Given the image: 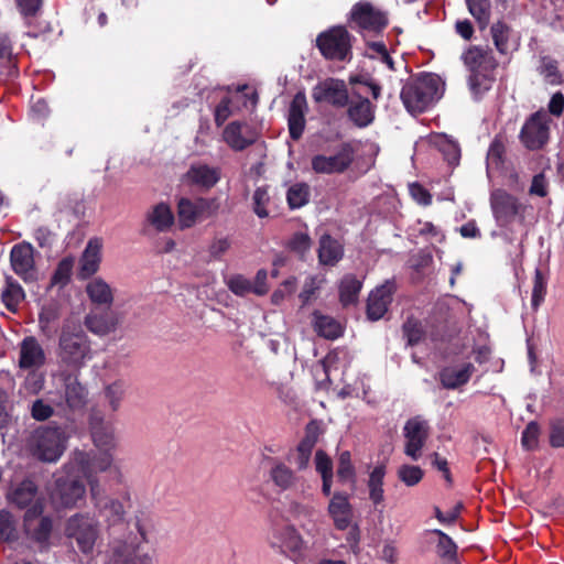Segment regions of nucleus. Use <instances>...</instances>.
I'll use <instances>...</instances> for the list:
<instances>
[{
    "mask_svg": "<svg viewBox=\"0 0 564 564\" xmlns=\"http://www.w3.org/2000/svg\"><path fill=\"white\" fill-rule=\"evenodd\" d=\"M469 72V89L476 98H481L496 82L499 62L488 45H469L460 56Z\"/></svg>",
    "mask_w": 564,
    "mask_h": 564,
    "instance_id": "obj_1",
    "label": "nucleus"
},
{
    "mask_svg": "<svg viewBox=\"0 0 564 564\" xmlns=\"http://www.w3.org/2000/svg\"><path fill=\"white\" fill-rule=\"evenodd\" d=\"M56 356L61 366L78 371L86 361L91 359V341L79 323L66 321L63 323Z\"/></svg>",
    "mask_w": 564,
    "mask_h": 564,
    "instance_id": "obj_2",
    "label": "nucleus"
},
{
    "mask_svg": "<svg viewBox=\"0 0 564 564\" xmlns=\"http://www.w3.org/2000/svg\"><path fill=\"white\" fill-rule=\"evenodd\" d=\"M441 77L432 73H422L408 80L400 98L410 113H422L442 96Z\"/></svg>",
    "mask_w": 564,
    "mask_h": 564,
    "instance_id": "obj_3",
    "label": "nucleus"
},
{
    "mask_svg": "<svg viewBox=\"0 0 564 564\" xmlns=\"http://www.w3.org/2000/svg\"><path fill=\"white\" fill-rule=\"evenodd\" d=\"M84 477L68 464L64 466V473L56 476L51 490V500L56 508H75L83 502L86 496Z\"/></svg>",
    "mask_w": 564,
    "mask_h": 564,
    "instance_id": "obj_4",
    "label": "nucleus"
},
{
    "mask_svg": "<svg viewBox=\"0 0 564 564\" xmlns=\"http://www.w3.org/2000/svg\"><path fill=\"white\" fill-rule=\"evenodd\" d=\"M354 40L346 26L334 25L316 36L315 46L327 61L350 62Z\"/></svg>",
    "mask_w": 564,
    "mask_h": 564,
    "instance_id": "obj_5",
    "label": "nucleus"
},
{
    "mask_svg": "<svg viewBox=\"0 0 564 564\" xmlns=\"http://www.w3.org/2000/svg\"><path fill=\"white\" fill-rule=\"evenodd\" d=\"M67 435L61 426H42L34 431L30 446L32 453L42 462L54 463L66 449Z\"/></svg>",
    "mask_w": 564,
    "mask_h": 564,
    "instance_id": "obj_6",
    "label": "nucleus"
},
{
    "mask_svg": "<svg viewBox=\"0 0 564 564\" xmlns=\"http://www.w3.org/2000/svg\"><path fill=\"white\" fill-rule=\"evenodd\" d=\"M111 464L112 455L110 453L96 454L94 452L75 451L68 463V468L76 469L87 480L91 496L95 497L99 488L96 475L109 469Z\"/></svg>",
    "mask_w": 564,
    "mask_h": 564,
    "instance_id": "obj_7",
    "label": "nucleus"
},
{
    "mask_svg": "<svg viewBox=\"0 0 564 564\" xmlns=\"http://www.w3.org/2000/svg\"><path fill=\"white\" fill-rule=\"evenodd\" d=\"M551 118L544 109L531 113L524 121L519 140L530 151L542 150L550 140Z\"/></svg>",
    "mask_w": 564,
    "mask_h": 564,
    "instance_id": "obj_8",
    "label": "nucleus"
},
{
    "mask_svg": "<svg viewBox=\"0 0 564 564\" xmlns=\"http://www.w3.org/2000/svg\"><path fill=\"white\" fill-rule=\"evenodd\" d=\"M349 21L360 32L379 35L389 24L388 13L368 1L355 3L349 13Z\"/></svg>",
    "mask_w": 564,
    "mask_h": 564,
    "instance_id": "obj_9",
    "label": "nucleus"
},
{
    "mask_svg": "<svg viewBox=\"0 0 564 564\" xmlns=\"http://www.w3.org/2000/svg\"><path fill=\"white\" fill-rule=\"evenodd\" d=\"M68 538L74 539L83 553L93 551L98 538V521L88 514L72 516L65 528Z\"/></svg>",
    "mask_w": 564,
    "mask_h": 564,
    "instance_id": "obj_10",
    "label": "nucleus"
},
{
    "mask_svg": "<svg viewBox=\"0 0 564 564\" xmlns=\"http://www.w3.org/2000/svg\"><path fill=\"white\" fill-rule=\"evenodd\" d=\"M268 542L278 553L292 560L300 556L304 550V540L292 524L273 527L269 533Z\"/></svg>",
    "mask_w": 564,
    "mask_h": 564,
    "instance_id": "obj_11",
    "label": "nucleus"
},
{
    "mask_svg": "<svg viewBox=\"0 0 564 564\" xmlns=\"http://www.w3.org/2000/svg\"><path fill=\"white\" fill-rule=\"evenodd\" d=\"M355 160V149L349 142H343L334 155L316 154L311 160L312 170L317 174H341Z\"/></svg>",
    "mask_w": 564,
    "mask_h": 564,
    "instance_id": "obj_12",
    "label": "nucleus"
},
{
    "mask_svg": "<svg viewBox=\"0 0 564 564\" xmlns=\"http://www.w3.org/2000/svg\"><path fill=\"white\" fill-rule=\"evenodd\" d=\"M37 495V486L31 479L22 480L10 494L11 503L20 509L31 507L24 513L25 527L30 530L31 521L40 517L43 512V507L39 502H34Z\"/></svg>",
    "mask_w": 564,
    "mask_h": 564,
    "instance_id": "obj_13",
    "label": "nucleus"
},
{
    "mask_svg": "<svg viewBox=\"0 0 564 564\" xmlns=\"http://www.w3.org/2000/svg\"><path fill=\"white\" fill-rule=\"evenodd\" d=\"M405 438L404 454L412 460H419L422 456V449L430 436V426L427 421L420 416L409 419L403 427Z\"/></svg>",
    "mask_w": 564,
    "mask_h": 564,
    "instance_id": "obj_14",
    "label": "nucleus"
},
{
    "mask_svg": "<svg viewBox=\"0 0 564 564\" xmlns=\"http://www.w3.org/2000/svg\"><path fill=\"white\" fill-rule=\"evenodd\" d=\"M10 264L13 272L25 283H32L37 280L34 248L31 243L23 241L14 245L10 251Z\"/></svg>",
    "mask_w": 564,
    "mask_h": 564,
    "instance_id": "obj_15",
    "label": "nucleus"
},
{
    "mask_svg": "<svg viewBox=\"0 0 564 564\" xmlns=\"http://www.w3.org/2000/svg\"><path fill=\"white\" fill-rule=\"evenodd\" d=\"M315 102H327L336 108H344L349 104V94L344 80L327 78L318 83L312 93Z\"/></svg>",
    "mask_w": 564,
    "mask_h": 564,
    "instance_id": "obj_16",
    "label": "nucleus"
},
{
    "mask_svg": "<svg viewBox=\"0 0 564 564\" xmlns=\"http://www.w3.org/2000/svg\"><path fill=\"white\" fill-rule=\"evenodd\" d=\"M258 138L257 130L246 121H231L223 130L224 142L236 152L253 145Z\"/></svg>",
    "mask_w": 564,
    "mask_h": 564,
    "instance_id": "obj_17",
    "label": "nucleus"
},
{
    "mask_svg": "<svg viewBox=\"0 0 564 564\" xmlns=\"http://www.w3.org/2000/svg\"><path fill=\"white\" fill-rule=\"evenodd\" d=\"M490 200L496 220L503 226L511 224L524 212V206L519 199L503 189L492 193Z\"/></svg>",
    "mask_w": 564,
    "mask_h": 564,
    "instance_id": "obj_18",
    "label": "nucleus"
},
{
    "mask_svg": "<svg viewBox=\"0 0 564 564\" xmlns=\"http://www.w3.org/2000/svg\"><path fill=\"white\" fill-rule=\"evenodd\" d=\"M221 178V169L206 163H193L183 175V182L203 192L212 189Z\"/></svg>",
    "mask_w": 564,
    "mask_h": 564,
    "instance_id": "obj_19",
    "label": "nucleus"
},
{
    "mask_svg": "<svg viewBox=\"0 0 564 564\" xmlns=\"http://www.w3.org/2000/svg\"><path fill=\"white\" fill-rule=\"evenodd\" d=\"M327 513L337 530L344 531L348 529L354 517V508L349 501L348 494L345 491H335L329 500Z\"/></svg>",
    "mask_w": 564,
    "mask_h": 564,
    "instance_id": "obj_20",
    "label": "nucleus"
},
{
    "mask_svg": "<svg viewBox=\"0 0 564 564\" xmlns=\"http://www.w3.org/2000/svg\"><path fill=\"white\" fill-rule=\"evenodd\" d=\"M394 291V283L387 281L384 284L370 292L366 310L368 319L379 321L384 316L392 302Z\"/></svg>",
    "mask_w": 564,
    "mask_h": 564,
    "instance_id": "obj_21",
    "label": "nucleus"
},
{
    "mask_svg": "<svg viewBox=\"0 0 564 564\" xmlns=\"http://www.w3.org/2000/svg\"><path fill=\"white\" fill-rule=\"evenodd\" d=\"M402 336L406 341V346L414 347L423 344L426 338L437 341L440 335L434 330H429V322L420 319L413 315L406 317L402 324Z\"/></svg>",
    "mask_w": 564,
    "mask_h": 564,
    "instance_id": "obj_22",
    "label": "nucleus"
},
{
    "mask_svg": "<svg viewBox=\"0 0 564 564\" xmlns=\"http://www.w3.org/2000/svg\"><path fill=\"white\" fill-rule=\"evenodd\" d=\"M307 110V101L304 93H297L289 108L288 115V126L290 138L294 141H297L302 138L303 132L305 130L306 120L305 112Z\"/></svg>",
    "mask_w": 564,
    "mask_h": 564,
    "instance_id": "obj_23",
    "label": "nucleus"
},
{
    "mask_svg": "<svg viewBox=\"0 0 564 564\" xmlns=\"http://www.w3.org/2000/svg\"><path fill=\"white\" fill-rule=\"evenodd\" d=\"M46 357L43 347L34 336H26L20 344L19 367L21 369L41 368Z\"/></svg>",
    "mask_w": 564,
    "mask_h": 564,
    "instance_id": "obj_24",
    "label": "nucleus"
},
{
    "mask_svg": "<svg viewBox=\"0 0 564 564\" xmlns=\"http://www.w3.org/2000/svg\"><path fill=\"white\" fill-rule=\"evenodd\" d=\"M269 465V480L280 490L286 491L291 489L297 480L294 470L285 463L274 457H265Z\"/></svg>",
    "mask_w": 564,
    "mask_h": 564,
    "instance_id": "obj_25",
    "label": "nucleus"
},
{
    "mask_svg": "<svg viewBox=\"0 0 564 564\" xmlns=\"http://www.w3.org/2000/svg\"><path fill=\"white\" fill-rule=\"evenodd\" d=\"M89 425L95 446L101 452L110 453L116 446L112 426L106 423L97 413L90 415Z\"/></svg>",
    "mask_w": 564,
    "mask_h": 564,
    "instance_id": "obj_26",
    "label": "nucleus"
},
{
    "mask_svg": "<svg viewBox=\"0 0 564 564\" xmlns=\"http://www.w3.org/2000/svg\"><path fill=\"white\" fill-rule=\"evenodd\" d=\"M64 397L66 404L72 410H80L87 404L88 391L83 386L78 376L72 372L63 373Z\"/></svg>",
    "mask_w": 564,
    "mask_h": 564,
    "instance_id": "obj_27",
    "label": "nucleus"
},
{
    "mask_svg": "<svg viewBox=\"0 0 564 564\" xmlns=\"http://www.w3.org/2000/svg\"><path fill=\"white\" fill-rule=\"evenodd\" d=\"M425 534L436 538V540H429V542H435V553L441 561L447 564L458 563V545L447 533L440 529H432L426 530Z\"/></svg>",
    "mask_w": 564,
    "mask_h": 564,
    "instance_id": "obj_28",
    "label": "nucleus"
},
{
    "mask_svg": "<svg viewBox=\"0 0 564 564\" xmlns=\"http://www.w3.org/2000/svg\"><path fill=\"white\" fill-rule=\"evenodd\" d=\"M101 243L98 239H90L79 261L78 279L87 280L99 269Z\"/></svg>",
    "mask_w": 564,
    "mask_h": 564,
    "instance_id": "obj_29",
    "label": "nucleus"
},
{
    "mask_svg": "<svg viewBox=\"0 0 564 564\" xmlns=\"http://www.w3.org/2000/svg\"><path fill=\"white\" fill-rule=\"evenodd\" d=\"M347 106V116L356 127L366 128L375 120V106L368 98L359 96L358 100Z\"/></svg>",
    "mask_w": 564,
    "mask_h": 564,
    "instance_id": "obj_30",
    "label": "nucleus"
},
{
    "mask_svg": "<svg viewBox=\"0 0 564 564\" xmlns=\"http://www.w3.org/2000/svg\"><path fill=\"white\" fill-rule=\"evenodd\" d=\"M475 371V366L470 362L465 364L460 369L453 367L443 368L438 376L443 388L455 390L466 384Z\"/></svg>",
    "mask_w": 564,
    "mask_h": 564,
    "instance_id": "obj_31",
    "label": "nucleus"
},
{
    "mask_svg": "<svg viewBox=\"0 0 564 564\" xmlns=\"http://www.w3.org/2000/svg\"><path fill=\"white\" fill-rule=\"evenodd\" d=\"M317 256L321 264L333 267L343 259L344 247L329 234H324L319 238Z\"/></svg>",
    "mask_w": 564,
    "mask_h": 564,
    "instance_id": "obj_32",
    "label": "nucleus"
},
{
    "mask_svg": "<svg viewBox=\"0 0 564 564\" xmlns=\"http://www.w3.org/2000/svg\"><path fill=\"white\" fill-rule=\"evenodd\" d=\"M25 300V292L21 284L12 276L7 275L1 291V301L10 313H18L20 304Z\"/></svg>",
    "mask_w": 564,
    "mask_h": 564,
    "instance_id": "obj_33",
    "label": "nucleus"
},
{
    "mask_svg": "<svg viewBox=\"0 0 564 564\" xmlns=\"http://www.w3.org/2000/svg\"><path fill=\"white\" fill-rule=\"evenodd\" d=\"M109 564H153L149 554H139L138 547L123 544L112 551Z\"/></svg>",
    "mask_w": 564,
    "mask_h": 564,
    "instance_id": "obj_34",
    "label": "nucleus"
},
{
    "mask_svg": "<svg viewBox=\"0 0 564 564\" xmlns=\"http://www.w3.org/2000/svg\"><path fill=\"white\" fill-rule=\"evenodd\" d=\"M387 474V466L384 463L378 464L370 471L367 481L369 490V499L375 506H378L384 501V477Z\"/></svg>",
    "mask_w": 564,
    "mask_h": 564,
    "instance_id": "obj_35",
    "label": "nucleus"
},
{
    "mask_svg": "<svg viewBox=\"0 0 564 564\" xmlns=\"http://www.w3.org/2000/svg\"><path fill=\"white\" fill-rule=\"evenodd\" d=\"M93 498L96 499V507L109 525H115L123 521L126 511L119 500L108 497L97 499V495Z\"/></svg>",
    "mask_w": 564,
    "mask_h": 564,
    "instance_id": "obj_36",
    "label": "nucleus"
},
{
    "mask_svg": "<svg viewBox=\"0 0 564 564\" xmlns=\"http://www.w3.org/2000/svg\"><path fill=\"white\" fill-rule=\"evenodd\" d=\"M361 289V280L352 273L345 274L339 283V301L343 306L356 304Z\"/></svg>",
    "mask_w": 564,
    "mask_h": 564,
    "instance_id": "obj_37",
    "label": "nucleus"
},
{
    "mask_svg": "<svg viewBox=\"0 0 564 564\" xmlns=\"http://www.w3.org/2000/svg\"><path fill=\"white\" fill-rule=\"evenodd\" d=\"M86 293L89 300L98 305L110 306L113 302V294L110 285L101 278H94L86 285Z\"/></svg>",
    "mask_w": 564,
    "mask_h": 564,
    "instance_id": "obj_38",
    "label": "nucleus"
},
{
    "mask_svg": "<svg viewBox=\"0 0 564 564\" xmlns=\"http://www.w3.org/2000/svg\"><path fill=\"white\" fill-rule=\"evenodd\" d=\"M147 219L159 232L170 230L175 220L171 207L165 203L155 205Z\"/></svg>",
    "mask_w": 564,
    "mask_h": 564,
    "instance_id": "obj_39",
    "label": "nucleus"
},
{
    "mask_svg": "<svg viewBox=\"0 0 564 564\" xmlns=\"http://www.w3.org/2000/svg\"><path fill=\"white\" fill-rule=\"evenodd\" d=\"M314 329L318 336L326 339H337L341 336L343 329L340 324L333 317L323 315L317 311L314 312Z\"/></svg>",
    "mask_w": 564,
    "mask_h": 564,
    "instance_id": "obj_40",
    "label": "nucleus"
},
{
    "mask_svg": "<svg viewBox=\"0 0 564 564\" xmlns=\"http://www.w3.org/2000/svg\"><path fill=\"white\" fill-rule=\"evenodd\" d=\"M117 319L108 314H89L85 317V326L88 328V330L99 336L108 335L109 333L113 332L117 327Z\"/></svg>",
    "mask_w": 564,
    "mask_h": 564,
    "instance_id": "obj_41",
    "label": "nucleus"
},
{
    "mask_svg": "<svg viewBox=\"0 0 564 564\" xmlns=\"http://www.w3.org/2000/svg\"><path fill=\"white\" fill-rule=\"evenodd\" d=\"M177 216L181 229L193 227L198 221L196 199L180 198L177 202Z\"/></svg>",
    "mask_w": 564,
    "mask_h": 564,
    "instance_id": "obj_42",
    "label": "nucleus"
},
{
    "mask_svg": "<svg viewBox=\"0 0 564 564\" xmlns=\"http://www.w3.org/2000/svg\"><path fill=\"white\" fill-rule=\"evenodd\" d=\"M311 198V187L305 182L291 185L286 192V202L290 209H299L307 205Z\"/></svg>",
    "mask_w": 564,
    "mask_h": 564,
    "instance_id": "obj_43",
    "label": "nucleus"
},
{
    "mask_svg": "<svg viewBox=\"0 0 564 564\" xmlns=\"http://www.w3.org/2000/svg\"><path fill=\"white\" fill-rule=\"evenodd\" d=\"M512 30L503 21L495 22L490 28V34L497 52L501 55L509 53V42Z\"/></svg>",
    "mask_w": 564,
    "mask_h": 564,
    "instance_id": "obj_44",
    "label": "nucleus"
},
{
    "mask_svg": "<svg viewBox=\"0 0 564 564\" xmlns=\"http://www.w3.org/2000/svg\"><path fill=\"white\" fill-rule=\"evenodd\" d=\"M469 13L475 18L480 30H485L491 17L490 0H465Z\"/></svg>",
    "mask_w": 564,
    "mask_h": 564,
    "instance_id": "obj_45",
    "label": "nucleus"
},
{
    "mask_svg": "<svg viewBox=\"0 0 564 564\" xmlns=\"http://www.w3.org/2000/svg\"><path fill=\"white\" fill-rule=\"evenodd\" d=\"M269 188V185L258 186L252 194V210L259 218L270 216L269 205L271 204V196Z\"/></svg>",
    "mask_w": 564,
    "mask_h": 564,
    "instance_id": "obj_46",
    "label": "nucleus"
},
{
    "mask_svg": "<svg viewBox=\"0 0 564 564\" xmlns=\"http://www.w3.org/2000/svg\"><path fill=\"white\" fill-rule=\"evenodd\" d=\"M73 265L74 261L72 258L62 259L51 276L50 286H66L70 281Z\"/></svg>",
    "mask_w": 564,
    "mask_h": 564,
    "instance_id": "obj_47",
    "label": "nucleus"
},
{
    "mask_svg": "<svg viewBox=\"0 0 564 564\" xmlns=\"http://www.w3.org/2000/svg\"><path fill=\"white\" fill-rule=\"evenodd\" d=\"M541 434L540 424L536 421L529 422L521 435V445L528 452H533L539 447V437Z\"/></svg>",
    "mask_w": 564,
    "mask_h": 564,
    "instance_id": "obj_48",
    "label": "nucleus"
},
{
    "mask_svg": "<svg viewBox=\"0 0 564 564\" xmlns=\"http://www.w3.org/2000/svg\"><path fill=\"white\" fill-rule=\"evenodd\" d=\"M318 435L319 429L317 424L314 421L310 422L305 427V435L299 443L296 452L312 456V452L318 441Z\"/></svg>",
    "mask_w": 564,
    "mask_h": 564,
    "instance_id": "obj_49",
    "label": "nucleus"
},
{
    "mask_svg": "<svg viewBox=\"0 0 564 564\" xmlns=\"http://www.w3.org/2000/svg\"><path fill=\"white\" fill-rule=\"evenodd\" d=\"M437 148L442 152L444 159L448 162V164H458L460 159V148L456 141L451 140L446 137H442L437 141Z\"/></svg>",
    "mask_w": 564,
    "mask_h": 564,
    "instance_id": "obj_50",
    "label": "nucleus"
},
{
    "mask_svg": "<svg viewBox=\"0 0 564 564\" xmlns=\"http://www.w3.org/2000/svg\"><path fill=\"white\" fill-rule=\"evenodd\" d=\"M337 477L340 481H355L356 470L351 462V454L349 451H344L339 454Z\"/></svg>",
    "mask_w": 564,
    "mask_h": 564,
    "instance_id": "obj_51",
    "label": "nucleus"
},
{
    "mask_svg": "<svg viewBox=\"0 0 564 564\" xmlns=\"http://www.w3.org/2000/svg\"><path fill=\"white\" fill-rule=\"evenodd\" d=\"M424 476V471L420 466L401 465L398 469V478L409 487L417 485Z\"/></svg>",
    "mask_w": 564,
    "mask_h": 564,
    "instance_id": "obj_52",
    "label": "nucleus"
},
{
    "mask_svg": "<svg viewBox=\"0 0 564 564\" xmlns=\"http://www.w3.org/2000/svg\"><path fill=\"white\" fill-rule=\"evenodd\" d=\"M546 294V280L540 269L535 270L533 279L531 304L533 308H538L544 301Z\"/></svg>",
    "mask_w": 564,
    "mask_h": 564,
    "instance_id": "obj_53",
    "label": "nucleus"
},
{
    "mask_svg": "<svg viewBox=\"0 0 564 564\" xmlns=\"http://www.w3.org/2000/svg\"><path fill=\"white\" fill-rule=\"evenodd\" d=\"M506 148L501 139L495 138L487 152V165L499 169L503 164Z\"/></svg>",
    "mask_w": 564,
    "mask_h": 564,
    "instance_id": "obj_54",
    "label": "nucleus"
},
{
    "mask_svg": "<svg viewBox=\"0 0 564 564\" xmlns=\"http://www.w3.org/2000/svg\"><path fill=\"white\" fill-rule=\"evenodd\" d=\"M198 220L207 219L217 215L220 207L217 198H196Z\"/></svg>",
    "mask_w": 564,
    "mask_h": 564,
    "instance_id": "obj_55",
    "label": "nucleus"
},
{
    "mask_svg": "<svg viewBox=\"0 0 564 564\" xmlns=\"http://www.w3.org/2000/svg\"><path fill=\"white\" fill-rule=\"evenodd\" d=\"M292 252L304 256L312 247V239L306 232H295L286 243Z\"/></svg>",
    "mask_w": 564,
    "mask_h": 564,
    "instance_id": "obj_56",
    "label": "nucleus"
},
{
    "mask_svg": "<svg viewBox=\"0 0 564 564\" xmlns=\"http://www.w3.org/2000/svg\"><path fill=\"white\" fill-rule=\"evenodd\" d=\"M228 289L238 296H245L252 293V282L242 274H235L227 281Z\"/></svg>",
    "mask_w": 564,
    "mask_h": 564,
    "instance_id": "obj_57",
    "label": "nucleus"
},
{
    "mask_svg": "<svg viewBox=\"0 0 564 564\" xmlns=\"http://www.w3.org/2000/svg\"><path fill=\"white\" fill-rule=\"evenodd\" d=\"M124 394V384L122 381H116L107 386L105 397L108 400L111 410L117 411Z\"/></svg>",
    "mask_w": 564,
    "mask_h": 564,
    "instance_id": "obj_58",
    "label": "nucleus"
},
{
    "mask_svg": "<svg viewBox=\"0 0 564 564\" xmlns=\"http://www.w3.org/2000/svg\"><path fill=\"white\" fill-rule=\"evenodd\" d=\"M549 440L553 448H564V420L554 419L550 421Z\"/></svg>",
    "mask_w": 564,
    "mask_h": 564,
    "instance_id": "obj_59",
    "label": "nucleus"
},
{
    "mask_svg": "<svg viewBox=\"0 0 564 564\" xmlns=\"http://www.w3.org/2000/svg\"><path fill=\"white\" fill-rule=\"evenodd\" d=\"M53 522L48 517H42L32 530L31 538L39 543H46L51 536Z\"/></svg>",
    "mask_w": 564,
    "mask_h": 564,
    "instance_id": "obj_60",
    "label": "nucleus"
},
{
    "mask_svg": "<svg viewBox=\"0 0 564 564\" xmlns=\"http://www.w3.org/2000/svg\"><path fill=\"white\" fill-rule=\"evenodd\" d=\"M37 369L39 368L30 369V372L28 373L24 381L25 390L32 394L39 393L44 388L45 383L44 373Z\"/></svg>",
    "mask_w": 564,
    "mask_h": 564,
    "instance_id": "obj_61",
    "label": "nucleus"
},
{
    "mask_svg": "<svg viewBox=\"0 0 564 564\" xmlns=\"http://www.w3.org/2000/svg\"><path fill=\"white\" fill-rule=\"evenodd\" d=\"M296 290V278L291 276L283 281L279 289H276L271 295V302L274 305H280L284 299L293 294Z\"/></svg>",
    "mask_w": 564,
    "mask_h": 564,
    "instance_id": "obj_62",
    "label": "nucleus"
},
{
    "mask_svg": "<svg viewBox=\"0 0 564 564\" xmlns=\"http://www.w3.org/2000/svg\"><path fill=\"white\" fill-rule=\"evenodd\" d=\"M15 527L12 516L7 510H0V540L9 541L14 538Z\"/></svg>",
    "mask_w": 564,
    "mask_h": 564,
    "instance_id": "obj_63",
    "label": "nucleus"
},
{
    "mask_svg": "<svg viewBox=\"0 0 564 564\" xmlns=\"http://www.w3.org/2000/svg\"><path fill=\"white\" fill-rule=\"evenodd\" d=\"M315 469L321 476H334L333 460L323 449L315 453Z\"/></svg>",
    "mask_w": 564,
    "mask_h": 564,
    "instance_id": "obj_64",
    "label": "nucleus"
}]
</instances>
